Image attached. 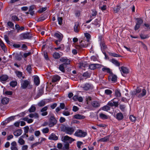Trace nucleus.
Wrapping results in <instances>:
<instances>
[{
	"instance_id": "f257e3e1",
	"label": "nucleus",
	"mask_w": 150,
	"mask_h": 150,
	"mask_svg": "<svg viewBox=\"0 0 150 150\" xmlns=\"http://www.w3.org/2000/svg\"><path fill=\"white\" fill-rule=\"evenodd\" d=\"M131 93L132 95H136L138 98H141L146 96V91L144 88L138 87L134 91H132Z\"/></svg>"
},
{
	"instance_id": "f03ea898",
	"label": "nucleus",
	"mask_w": 150,
	"mask_h": 150,
	"mask_svg": "<svg viewBox=\"0 0 150 150\" xmlns=\"http://www.w3.org/2000/svg\"><path fill=\"white\" fill-rule=\"evenodd\" d=\"M98 41L100 42L101 50L105 56V59H108L109 58L105 52L106 49V46L105 44V42L104 36L103 35H99L98 37Z\"/></svg>"
},
{
	"instance_id": "7ed1b4c3",
	"label": "nucleus",
	"mask_w": 150,
	"mask_h": 150,
	"mask_svg": "<svg viewBox=\"0 0 150 150\" xmlns=\"http://www.w3.org/2000/svg\"><path fill=\"white\" fill-rule=\"evenodd\" d=\"M60 128L62 131L69 135H71L73 134L75 130V128L73 127L66 126L63 124L61 125Z\"/></svg>"
},
{
	"instance_id": "20e7f679",
	"label": "nucleus",
	"mask_w": 150,
	"mask_h": 150,
	"mask_svg": "<svg viewBox=\"0 0 150 150\" xmlns=\"http://www.w3.org/2000/svg\"><path fill=\"white\" fill-rule=\"evenodd\" d=\"M21 83V88L22 89H26L27 88L28 89H31L32 88V86L30 85V80H23L21 79L20 80Z\"/></svg>"
},
{
	"instance_id": "39448f33",
	"label": "nucleus",
	"mask_w": 150,
	"mask_h": 150,
	"mask_svg": "<svg viewBox=\"0 0 150 150\" xmlns=\"http://www.w3.org/2000/svg\"><path fill=\"white\" fill-rule=\"evenodd\" d=\"M20 36L21 40L30 39L33 37L32 34L28 32L21 33L20 35Z\"/></svg>"
},
{
	"instance_id": "423d86ee",
	"label": "nucleus",
	"mask_w": 150,
	"mask_h": 150,
	"mask_svg": "<svg viewBox=\"0 0 150 150\" xmlns=\"http://www.w3.org/2000/svg\"><path fill=\"white\" fill-rule=\"evenodd\" d=\"M87 134V133L86 132H84L79 129L77 130L74 134L75 136L80 137H86Z\"/></svg>"
},
{
	"instance_id": "0eeeda50",
	"label": "nucleus",
	"mask_w": 150,
	"mask_h": 150,
	"mask_svg": "<svg viewBox=\"0 0 150 150\" xmlns=\"http://www.w3.org/2000/svg\"><path fill=\"white\" fill-rule=\"evenodd\" d=\"M82 88L83 90L88 91L92 90L93 89L94 87L93 85L89 83H86L83 85Z\"/></svg>"
},
{
	"instance_id": "6e6552de",
	"label": "nucleus",
	"mask_w": 150,
	"mask_h": 150,
	"mask_svg": "<svg viewBox=\"0 0 150 150\" xmlns=\"http://www.w3.org/2000/svg\"><path fill=\"white\" fill-rule=\"evenodd\" d=\"M57 123V120L54 117L51 116L49 119V126L50 127H52L56 125Z\"/></svg>"
},
{
	"instance_id": "1a4fd4ad",
	"label": "nucleus",
	"mask_w": 150,
	"mask_h": 150,
	"mask_svg": "<svg viewBox=\"0 0 150 150\" xmlns=\"http://www.w3.org/2000/svg\"><path fill=\"white\" fill-rule=\"evenodd\" d=\"M74 139L66 135L64 137L63 141L64 142L67 143H71L72 142L75 141Z\"/></svg>"
},
{
	"instance_id": "9d476101",
	"label": "nucleus",
	"mask_w": 150,
	"mask_h": 150,
	"mask_svg": "<svg viewBox=\"0 0 150 150\" xmlns=\"http://www.w3.org/2000/svg\"><path fill=\"white\" fill-rule=\"evenodd\" d=\"M74 24V31L76 33H78L80 29V23L78 22H76Z\"/></svg>"
},
{
	"instance_id": "9b49d317",
	"label": "nucleus",
	"mask_w": 150,
	"mask_h": 150,
	"mask_svg": "<svg viewBox=\"0 0 150 150\" xmlns=\"http://www.w3.org/2000/svg\"><path fill=\"white\" fill-rule=\"evenodd\" d=\"M60 61L62 62H64V65L69 64L70 63V61L66 57H62L60 59Z\"/></svg>"
},
{
	"instance_id": "f8f14e48",
	"label": "nucleus",
	"mask_w": 150,
	"mask_h": 150,
	"mask_svg": "<svg viewBox=\"0 0 150 150\" xmlns=\"http://www.w3.org/2000/svg\"><path fill=\"white\" fill-rule=\"evenodd\" d=\"M110 135H108L105 137L103 138H101L98 140V142H105L109 140Z\"/></svg>"
},
{
	"instance_id": "ddd939ff",
	"label": "nucleus",
	"mask_w": 150,
	"mask_h": 150,
	"mask_svg": "<svg viewBox=\"0 0 150 150\" xmlns=\"http://www.w3.org/2000/svg\"><path fill=\"white\" fill-rule=\"evenodd\" d=\"M15 27L16 30H17V33H19L24 30L25 28L24 27H20L19 25L18 24H16L15 25Z\"/></svg>"
},
{
	"instance_id": "4468645a",
	"label": "nucleus",
	"mask_w": 150,
	"mask_h": 150,
	"mask_svg": "<svg viewBox=\"0 0 150 150\" xmlns=\"http://www.w3.org/2000/svg\"><path fill=\"white\" fill-rule=\"evenodd\" d=\"M91 105L92 106L95 108H97L100 106V103L97 101H93L91 102Z\"/></svg>"
},
{
	"instance_id": "2eb2a0df",
	"label": "nucleus",
	"mask_w": 150,
	"mask_h": 150,
	"mask_svg": "<svg viewBox=\"0 0 150 150\" xmlns=\"http://www.w3.org/2000/svg\"><path fill=\"white\" fill-rule=\"evenodd\" d=\"M48 139L50 140L56 141L58 139V137L54 133H52L49 137Z\"/></svg>"
},
{
	"instance_id": "dca6fc26",
	"label": "nucleus",
	"mask_w": 150,
	"mask_h": 150,
	"mask_svg": "<svg viewBox=\"0 0 150 150\" xmlns=\"http://www.w3.org/2000/svg\"><path fill=\"white\" fill-rule=\"evenodd\" d=\"M35 8V6L34 5L30 6L29 7V12H30V14L32 16H33L34 14L35 11L33 10Z\"/></svg>"
},
{
	"instance_id": "f3484780",
	"label": "nucleus",
	"mask_w": 150,
	"mask_h": 150,
	"mask_svg": "<svg viewBox=\"0 0 150 150\" xmlns=\"http://www.w3.org/2000/svg\"><path fill=\"white\" fill-rule=\"evenodd\" d=\"M61 77L58 75H54L52 78V81L53 82H55L57 81H59Z\"/></svg>"
},
{
	"instance_id": "a211bd4d",
	"label": "nucleus",
	"mask_w": 150,
	"mask_h": 150,
	"mask_svg": "<svg viewBox=\"0 0 150 150\" xmlns=\"http://www.w3.org/2000/svg\"><path fill=\"white\" fill-rule=\"evenodd\" d=\"M73 118L76 119L82 120L84 119L85 117L81 115L77 114L74 115Z\"/></svg>"
},
{
	"instance_id": "6ab92c4d",
	"label": "nucleus",
	"mask_w": 150,
	"mask_h": 150,
	"mask_svg": "<svg viewBox=\"0 0 150 150\" xmlns=\"http://www.w3.org/2000/svg\"><path fill=\"white\" fill-rule=\"evenodd\" d=\"M120 69V68H119ZM120 71L122 73L124 74H127L129 73V69L126 67H122L120 68Z\"/></svg>"
},
{
	"instance_id": "aec40b11",
	"label": "nucleus",
	"mask_w": 150,
	"mask_h": 150,
	"mask_svg": "<svg viewBox=\"0 0 150 150\" xmlns=\"http://www.w3.org/2000/svg\"><path fill=\"white\" fill-rule=\"evenodd\" d=\"M8 79V76L6 75H2L0 76V81L1 82L6 81Z\"/></svg>"
},
{
	"instance_id": "412c9836",
	"label": "nucleus",
	"mask_w": 150,
	"mask_h": 150,
	"mask_svg": "<svg viewBox=\"0 0 150 150\" xmlns=\"http://www.w3.org/2000/svg\"><path fill=\"white\" fill-rule=\"evenodd\" d=\"M22 133V130L21 129H19L13 132L14 135L16 137L20 136Z\"/></svg>"
},
{
	"instance_id": "4be33fe9",
	"label": "nucleus",
	"mask_w": 150,
	"mask_h": 150,
	"mask_svg": "<svg viewBox=\"0 0 150 150\" xmlns=\"http://www.w3.org/2000/svg\"><path fill=\"white\" fill-rule=\"evenodd\" d=\"M54 35L58 39V40H61L62 41L63 36L61 33H54Z\"/></svg>"
},
{
	"instance_id": "5701e85b",
	"label": "nucleus",
	"mask_w": 150,
	"mask_h": 150,
	"mask_svg": "<svg viewBox=\"0 0 150 150\" xmlns=\"http://www.w3.org/2000/svg\"><path fill=\"white\" fill-rule=\"evenodd\" d=\"M9 102V98L6 97L3 98L1 100V103L4 105L8 104Z\"/></svg>"
},
{
	"instance_id": "b1692460",
	"label": "nucleus",
	"mask_w": 150,
	"mask_h": 150,
	"mask_svg": "<svg viewBox=\"0 0 150 150\" xmlns=\"http://www.w3.org/2000/svg\"><path fill=\"white\" fill-rule=\"evenodd\" d=\"M34 82L35 85L36 86H38L40 83V81L39 77L38 76H36L34 77Z\"/></svg>"
},
{
	"instance_id": "393cba45",
	"label": "nucleus",
	"mask_w": 150,
	"mask_h": 150,
	"mask_svg": "<svg viewBox=\"0 0 150 150\" xmlns=\"http://www.w3.org/2000/svg\"><path fill=\"white\" fill-rule=\"evenodd\" d=\"M92 24L95 25L97 27H99L100 26V20H98V19H96L94 22L92 23Z\"/></svg>"
},
{
	"instance_id": "a878e982",
	"label": "nucleus",
	"mask_w": 150,
	"mask_h": 150,
	"mask_svg": "<svg viewBox=\"0 0 150 150\" xmlns=\"http://www.w3.org/2000/svg\"><path fill=\"white\" fill-rule=\"evenodd\" d=\"M102 71L105 72H107L109 73H112L111 70L108 68H107L106 67H104L102 69Z\"/></svg>"
},
{
	"instance_id": "bb28decb",
	"label": "nucleus",
	"mask_w": 150,
	"mask_h": 150,
	"mask_svg": "<svg viewBox=\"0 0 150 150\" xmlns=\"http://www.w3.org/2000/svg\"><path fill=\"white\" fill-rule=\"evenodd\" d=\"M17 76L19 79H21L23 76V73L22 72L18 70H16L15 71Z\"/></svg>"
},
{
	"instance_id": "cd10ccee",
	"label": "nucleus",
	"mask_w": 150,
	"mask_h": 150,
	"mask_svg": "<svg viewBox=\"0 0 150 150\" xmlns=\"http://www.w3.org/2000/svg\"><path fill=\"white\" fill-rule=\"evenodd\" d=\"M52 56L54 59H58L60 58V55L59 53L55 52L53 54Z\"/></svg>"
},
{
	"instance_id": "c85d7f7f",
	"label": "nucleus",
	"mask_w": 150,
	"mask_h": 150,
	"mask_svg": "<svg viewBox=\"0 0 150 150\" xmlns=\"http://www.w3.org/2000/svg\"><path fill=\"white\" fill-rule=\"evenodd\" d=\"M110 109V108L109 106L106 105L101 107L100 109V110H102L105 111H107Z\"/></svg>"
},
{
	"instance_id": "c756f323",
	"label": "nucleus",
	"mask_w": 150,
	"mask_h": 150,
	"mask_svg": "<svg viewBox=\"0 0 150 150\" xmlns=\"http://www.w3.org/2000/svg\"><path fill=\"white\" fill-rule=\"evenodd\" d=\"M123 115L121 112L117 113L116 115V118L119 120H122L123 118Z\"/></svg>"
},
{
	"instance_id": "7c9ffc66",
	"label": "nucleus",
	"mask_w": 150,
	"mask_h": 150,
	"mask_svg": "<svg viewBox=\"0 0 150 150\" xmlns=\"http://www.w3.org/2000/svg\"><path fill=\"white\" fill-rule=\"evenodd\" d=\"M0 46L3 50L5 51L6 50V46L2 40L0 41Z\"/></svg>"
},
{
	"instance_id": "2f4dec72",
	"label": "nucleus",
	"mask_w": 150,
	"mask_h": 150,
	"mask_svg": "<svg viewBox=\"0 0 150 150\" xmlns=\"http://www.w3.org/2000/svg\"><path fill=\"white\" fill-rule=\"evenodd\" d=\"M64 66V64H63L60 65L59 67V70L63 72H65Z\"/></svg>"
},
{
	"instance_id": "473e14b6",
	"label": "nucleus",
	"mask_w": 150,
	"mask_h": 150,
	"mask_svg": "<svg viewBox=\"0 0 150 150\" xmlns=\"http://www.w3.org/2000/svg\"><path fill=\"white\" fill-rule=\"evenodd\" d=\"M99 117L103 120L107 119L108 118V116L103 113H100L99 114Z\"/></svg>"
},
{
	"instance_id": "72a5a7b5",
	"label": "nucleus",
	"mask_w": 150,
	"mask_h": 150,
	"mask_svg": "<svg viewBox=\"0 0 150 150\" xmlns=\"http://www.w3.org/2000/svg\"><path fill=\"white\" fill-rule=\"evenodd\" d=\"M17 82L16 81H12L10 83V86L12 87H14L17 86Z\"/></svg>"
},
{
	"instance_id": "f704fd0d",
	"label": "nucleus",
	"mask_w": 150,
	"mask_h": 150,
	"mask_svg": "<svg viewBox=\"0 0 150 150\" xmlns=\"http://www.w3.org/2000/svg\"><path fill=\"white\" fill-rule=\"evenodd\" d=\"M115 95L117 97H119L121 96V93L119 90L117 89L115 90Z\"/></svg>"
},
{
	"instance_id": "c9c22d12",
	"label": "nucleus",
	"mask_w": 150,
	"mask_h": 150,
	"mask_svg": "<svg viewBox=\"0 0 150 150\" xmlns=\"http://www.w3.org/2000/svg\"><path fill=\"white\" fill-rule=\"evenodd\" d=\"M15 117L14 116H11L8 118H7L6 120H5V122H6L7 123H8L10 122V121L13 120H14Z\"/></svg>"
},
{
	"instance_id": "e433bc0d",
	"label": "nucleus",
	"mask_w": 150,
	"mask_h": 150,
	"mask_svg": "<svg viewBox=\"0 0 150 150\" xmlns=\"http://www.w3.org/2000/svg\"><path fill=\"white\" fill-rule=\"evenodd\" d=\"M7 25L11 28L13 29L14 28V24L11 21H8L7 23Z\"/></svg>"
},
{
	"instance_id": "4c0bfd02",
	"label": "nucleus",
	"mask_w": 150,
	"mask_h": 150,
	"mask_svg": "<svg viewBox=\"0 0 150 150\" xmlns=\"http://www.w3.org/2000/svg\"><path fill=\"white\" fill-rule=\"evenodd\" d=\"M84 35L87 39V42H88L91 38V35L88 33H84Z\"/></svg>"
},
{
	"instance_id": "58836bf2",
	"label": "nucleus",
	"mask_w": 150,
	"mask_h": 150,
	"mask_svg": "<svg viewBox=\"0 0 150 150\" xmlns=\"http://www.w3.org/2000/svg\"><path fill=\"white\" fill-rule=\"evenodd\" d=\"M11 19L12 20H13L14 22L18 21L20 20L18 18V17L16 15L12 16H11Z\"/></svg>"
},
{
	"instance_id": "ea45409f",
	"label": "nucleus",
	"mask_w": 150,
	"mask_h": 150,
	"mask_svg": "<svg viewBox=\"0 0 150 150\" xmlns=\"http://www.w3.org/2000/svg\"><path fill=\"white\" fill-rule=\"evenodd\" d=\"M13 56H14V57L18 60H20L21 59V58L20 57V55L17 53H14L13 54Z\"/></svg>"
},
{
	"instance_id": "a19ab883",
	"label": "nucleus",
	"mask_w": 150,
	"mask_h": 150,
	"mask_svg": "<svg viewBox=\"0 0 150 150\" xmlns=\"http://www.w3.org/2000/svg\"><path fill=\"white\" fill-rule=\"evenodd\" d=\"M89 45V43L85 44L83 43L82 41H81V42L80 43V45L81 47L82 48H86L88 47V45Z\"/></svg>"
},
{
	"instance_id": "79ce46f5",
	"label": "nucleus",
	"mask_w": 150,
	"mask_h": 150,
	"mask_svg": "<svg viewBox=\"0 0 150 150\" xmlns=\"http://www.w3.org/2000/svg\"><path fill=\"white\" fill-rule=\"evenodd\" d=\"M55 50H62L64 49V46L63 44H62L60 45V46L57 47H55L54 48Z\"/></svg>"
},
{
	"instance_id": "37998d69",
	"label": "nucleus",
	"mask_w": 150,
	"mask_h": 150,
	"mask_svg": "<svg viewBox=\"0 0 150 150\" xmlns=\"http://www.w3.org/2000/svg\"><path fill=\"white\" fill-rule=\"evenodd\" d=\"M47 9V8L46 7H42L38 10V12L39 13H41L46 11Z\"/></svg>"
},
{
	"instance_id": "c03bdc74",
	"label": "nucleus",
	"mask_w": 150,
	"mask_h": 150,
	"mask_svg": "<svg viewBox=\"0 0 150 150\" xmlns=\"http://www.w3.org/2000/svg\"><path fill=\"white\" fill-rule=\"evenodd\" d=\"M26 70L29 74L31 73L32 71L31 66L30 65H28Z\"/></svg>"
},
{
	"instance_id": "a18cd8bd",
	"label": "nucleus",
	"mask_w": 150,
	"mask_h": 150,
	"mask_svg": "<svg viewBox=\"0 0 150 150\" xmlns=\"http://www.w3.org/2000/svg\"><path fill=\"white\" fill-rule=\"evenodd\" d=\"M36 110V108L34 106H32L29 109V111L30 112H34Z\"/></svg>"
},
{
	"instance_id": "49530a36",
	"label": "nucleus",
	"mask_w": 150,
	"mask_h": 150,
	"mask_svg": "<svg viewBox=\"0 0 150 150\" xmlns=\"http://www.w3.org/2000/svg\"><path fill=\"white\" fill-rule=\"evenodd\" d=\"M113 64L117 67H119L120 65V63L117 60L113 59Z\"/></svg>"
},
{
	"instance_id": "de8ad7c7",
	"label": "nucleus",
	"mask_w": 150,
	"mask_h": 150,
	"mask_svg": "<svg viewBox=\"0 0 150 150\" xmlns=\"http://www.w3.org/2000/svg\"><path fill=\"white\" fill-rule=\"evenodd\" d=\"M41 130L43 133L47 134L49 132V130L48 128L46 127L43 129Z\"/></svg>"
},
{
	"instance_id": "09e8293b",
	"label": "nucleus",
	"mask_w": 150,
	"mask_h": 150,
	"mask_svg": "<svg viewBox=\"0 0 150 150\" xmlns=\"http://www.w3.org/2000/svg\"><path fill=\"white\" fill-rule=\"evenodd\" d=\"M96 67L94 64H92L90 65L89 66V68L91 70H94L95 69Z\"/></svg>"
},
{
	"instance_id": "8fccbe9b",
	"label": "nucleus",
	"mask_w": 150,
	"mask_h": 150,
	"mask_svg": "<svg viewBox=\"0 0 150 150\" xmlns=\"http://www.w3.org/2000/svg\"><path fill=\"white\" fill-rule=\"evenodd\" d=\"M137 21V24L141 25L143 23V21L141 19L137 18L136 19Z\"/></svg>"
},
{
	"instance_id": "3c124183",
	"label": "nucleus",
	"mask_w": 150,
	"mask_h": 150,
	"mask_svg": "<svg viewBox=\"0 0 150 150\" xmlns=\"http://www.w3.org/2000/svg\"><path fill=\"white\" fill-rule=\"evenodd\" d=\"M45 101L42 100L38 103V105L40 107H42L45 105Z\"/></svg>"
},
{
	"instance_id": "603ef678",
	"label": "nucleus",
	"mask_w": 150,
	"mask_h": 150,
	"mask_svg": "<svg viewBox=\"0 0 150 150\" xmlns=\"http://www.w3.org/2000/svg\"><path fill=\"white\" fill-rule=\"evenodd\" d=\"M69 144L67 143L64 144V146L63 147V150H67L69 149Z\"/></svg>"
},
{
	"instance_id": "864d4df0",
	"label": "nucleus",
	"mask_w": 150,
	"mask_h": 150,
	"mask_svg": "<svg viewBox=\"0 0 150 150\" xmlns=\"http://www.w3.org/2000/svg\"><path fill=\"white\" fill-rule=\"evenodd\" d=\"M82 76L84 77H86L87 78H89L90 77V75L87 72H85L83 74Z\"/></svg>"
},
{
	"instance_id": "5fc2aeb1",
	"label": "nucleus",
	"mask_w": 150,
	"mask_h": 150,
	"mask_svg": "<svg viewBox=\"0 0 150 150\" xmlns=\"http://www.w3.org/2000/svg\"><path fill=\"white\" fill-rule=\"evenodd\" d=\"M86 99L87 103L88 104V102L92 100V97L89 96H86Z\"/></svg>"
},
{
	"instance_id": "6e6d98bb",
	"label": "nucleus",
	"mask_w": 150,
	"mask_h": 150,
	"mask_svg": "<svg viewBox=\"0 0 150 150\" xmlns=\"http://www.w3.org/2000/svg\"><path fill=\"white\" fill-rule=\"evenodd\" d=\"M62 20L63 19L62 17H58L57 18V21H58V24L60 25H61L62 24Z\"/></svg>"
},
{
	"instance_id": "4d7b16f0",
	"label": "nucleus",
	"mask_w": 150,
	"mask_h": 150,
	"mask_svg": "<svg viewBox=\"0 0 150 150\" xmlns=\"http://www.w3.org/2000/svg\"><path fill=\"white\" fill-rule=\"evenodd\" d=\"M18 142L21 145L24 144L25 143L24 140L23 139L21 138L19 139Z\"/></svg>"
},
{
	"instance_id": "13d9d810",
	"label": "nucleus",
	"mask_w": 150,
	"mask_h": 150,
	"mask_svg": "<svg viewBox=\"0 0 150 150\" xmlns=\"http://www.w3.org/2000/svg\"><path fill=\"white\" fill-rule=\"evenodd\" d=\"M129 119L132 122H135L136 120L135 117L133 115H130L129 117Z\"/></svg>"
},
{
	"instance_id": "bf43d9fd",
	"label": "nucleus",
	"mask_w": 150,
	"mask_h": 150,
	"mask_svg": "<svg viewBox=\"0 0 150 150\" xmlns=\"http://www.w3.org/2000/svg\"><path fill=\"white\" fill-rule=\"evenodd\" d=\"M112 93V91L109 90V89H106L105 90V93L107 95H110Z\"/></svg>"
},
{
	"instance_id": "052dcab7",
	"label": "nucleus",
	"mask_w": 150,
	"mask_h": 150,
	"mask_svg": "<svg viewBox=\"0 0 150 150\" xmlns=\"http://www.w3.org/2000/svg\"><path fill=\"white\" fill-rule=\"evenodd\" d=\"M62 114L64 115L68 116L70 115V113L68 111H64L62 112Z\"/></svg>"
},
{
	"instance_id": "680f3d73",
	"label": "nucleus",
	"mask_w": 150,
	"mask_h": 150,
	"mask_svg": "<svg viewBox=\"0 0 150 150\" xmlns=\"http://www.w3.org/2000/svg\"><path fill=\"white\" fill-rule=\"evenodd\" d=\"M44 56L45 58L47 60H49V59L48 57V55L47 54V53L46 52H44Z\"/></svg>"
},
{
	"instance_id": "e2e57ef3",
	"label": "nucleus",
	"mask_w": 150,
	"mask_h": 150,
	"mask_svg": "<svg viewBox=\"0 0 150 150\" xmlns=\"http://www.w3.org/2000/svg\"><path fill=\"white\" fill-rule=\"evenodd\" d=\"M117 81V77L115 75H113V83Z\"/></svg>"
},
{
	"instance_id": "0e129e2a",
	"label": "nucleus",
	"mask_w": 150,
	"mask_h": 150,
	"mask_svg": "<svg viewBox=\"0 0 150 150\" xmlns=\"http://www.w3.org/2000/svg\"><path fill=\"white\" fill-rule=\"evenodd\" d=\"M83 144V142L81 141H78L77 143V147L80 148H81V146Z\"/></svg>"
},
{
	"instance_id": "69168bd1",
	"label": "nucleus",
	"mask_w": 150,
	"mask_h": 150,
	"mask_svg": "<svg viewBox=\"0 0 150 150\" xmlns=\"http://www.w3.org/2000/svg\"><path fill=\"white\" fill-rule=\"evenodd\" d=\"M92 12V16H95L97 14V12L95 9H93L91 10Z\"/></svg>"
},
{
	"instance_id": "338daca9",
	"label": "nucleus",
	"mask_w": 150,
	"mask_h": 150,
	"mask_svg": "<svg viewBox=\"0 0 150 150\" xmlns=\"http://www.w3.org/2000/svg\"><path fill=\"white\" fill-rule=\"evenodd\" d=\"M31 54L30 52H29L28 53H25L23 54V56L25 58H26L27 57Z\"/></svg>"
},
{
	"instance_id": "774afa93",
	"label": "nucleus",
	"mask_w": 150,
	"mask_h": 150,
	"mask_svg": "<svg viewBox=\"0 0 150 150\" xmlns=\"http://www.w3.org/2000/svg\"><path fill=\"white\" fill-rule=\"evenodd\" d=\"M13 46L15 48H19L21 47V45L19 44H13Z\"/></svg>"
}]
</instances>
